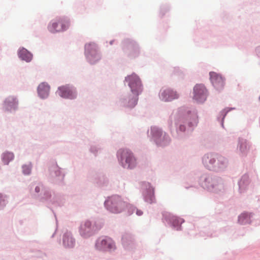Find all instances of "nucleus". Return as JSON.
<instances>
[{"label":"nucleus","mask_w":260,"mask_h":260,"mask_svg":"<svg viewBox=\"0 0 260 260\" xmlns=\"http://www.w3.org/2000/svg\"><path fill=\"white\" fill-rule=\"evenodd\" d=\"M125 81L128 82L132 92L129 98V106L134 107L137 103L138 96L142 91L141 83L139 78L135 74L126 77Z\"/></svg>","instance_id":"1"},{"label":"nucleus","mask_w":260,"mask_h":260,"mask_svg":"<svg viewBox=\"0 0 260 260\" xmlns=\"http://www.w3.org/2000/svg\"><path fill=\"white\" fill-rule=\"evenodd\" d=\"M105 205L108 210L114 213H120L126 206H128L118 196L111 197L105 201Z\"/></svg>","instance_id":"2"},{"label":"nucleus","mask_w":260,"mask_h":260,"mask_svg":"<svg viewBox=\"0 0 260 260\" xmlns=\"http://www.w3.org/2000/svg\"><path fill=\"white\" fill-rule=\"evenodd\" d=\"M120 155V161L124 168L132 169L136 165V159L133 153L127 149H120L118 152Z\"/></svg>","instance_id":"3"},{"label":"nucleus","mask_w":260,"mask_h":260,"mask_svg":"<svg viewBox=\"0 0 260 260\" xmlns=\"http://www.w3.org/2000/svg\"><path fill=\"white\" fill-rule=\"evenodd\" d=\"M95 248L100 251H111L116 249V245L115 242L111 238L102 237L97 240L95 243Z\"/></svg>","instance_id":"4"},{"label":"nucleus","mask_w":260,"mask_h":260,"mask_svg":"<svg viewBox=\"0 0 260 260\" xmlns=\"http://www.w3.org/2000/svg\"><path fill=\"white\" fill-rule=\"evenodd\" d=\"M70 23L66 18H59L52 21L48 25V29L51 32L62 31L66 30Z\"/></svg>","instance_id":"5"},{"label":"nucleus","mask_w":260,"mask_h":260,"mask_svg":"<svg viewBox=\"0 0 260 260\" xmlns=\"http://www.w3.org/2000/svg\"><path fill=\"white\" fill-rule=\"evenodd\" d=\"M216 159H218V167H220L221 165L226 162V159L221 156L216 154H208L203 157V163L206 167L211 170L214 168V164Z\"/></svg>","instance_id":"6"},{"label":"nucleus","mask_w":260,"mask_h":260,"mask_svg":"<svg viewBox=\"0 0 260 260\" xmlns=\"http://www.w3.org/2000/svg\"><path fill=\"white\" fill-rule=\"evenodd\" d=\"M207 98V90L203 84H197L193 88V99L198 103H203Z\"/></svg>","instance_id":"7"},{"label":"nucleus","mask_w":260,"mask_h":260,"mask_svg":"<svg viewBox=\"0 0 260 260\" xmlns=\"http://www.w3.org/2000/svg\"><path fill=\"white\" fill-rule=\"evenodd\" d=\"M58 94L62 98L73 99L76 97L75 89L69 85H66L58 87Z\"/></svg>","instance_id":"8"},{"label":"nucleus","mask_w":260,"mask_h":260,"mask_svg":"<svg viewBox=\"0 0 260 260\" xmlns=\"http://www.w3.org/2000/svg\"><path fill=\"white\" fill-rule=\"evenodd\" d=\"M210 80L215 88L217 90L222 89L224 84V79L220 74L215 72L210 73Z\"/></svg>","instance_id":"9"},{"label":"nucleus","mask_w":260,"mask_h":260,"mask_svg":"<svg viewBox=\"0 0 260 260\" xmlns=\"http://www.w3.org/2000/svg\"><path fill=\"white\" fill-rule=\"evenodd\" d=\"M178 97V93L176 91L170 89H166L161 90L160 95L161 99L165 102L177 99Z\"/></svg>","instance_id":"10"},{"label":"nucleus","mask_w":260,"mask_h":260,"mask_svg":"<svg viewBox=\"0 0 260 260\" xmlns=\"http://www.w3.org/2000/svg\"><path fill=\"white\" fill-rule=\"evenodd\" d=\"M79 231L83 237H86L91 235L93 230L91 222L88 220L83 222L80 225Z\"/></svg>","instance_id":"11"},{"label":"nucleus","mask_w":260,"mask_h":260,"mask_svg":"<svg viewBox=\"0 0 260 260\" xmlns=\"http://www.w3.org/2000/svg\"><path fill=\"white\" fill-rule=\"evenodd\" d=\"M18 105V101L13 96H9L5 101L4 106L6 110L9 111L15 109Z\"/></svg>","instance_id":"12"},{"label":"nucleus","mask_w":260,"mask_h":260,"mask_svg":"<svg viewBox=\"0 0 260 260\" xmlns=\"http://www.w3.org/2000/svg\"><path fill=\"white\" fill-rule=\"evenodd\" d=\"M49 86L46 83H42L40 84L38 86V94L41 98H46L49 95Z\"/></svg>","instance_id":"13"},{"label":"nucleus","mask_w":260,"mask_h":260,"mask_svg":"<svg viewBox=\"0 0 260 260\" xmlns=\"http://www.w3.org/2000/svg\"><path fill=\"white\" fill-rule=\"evenodd\" d=\"M63 244L67 248H72L75 244V239L73 238L71 233H66L63 237Z\"/></svg>","instance_id":"14"},{"label":"nucleus","mask_w":260,"mask_h":260,"mask_svg":"<svg viewBox=\"0 0 260 260\" xmlns=\"http://www.w3.org/2000/svg\"><path fill=\"white\" fill-rule=\"evenodd\" d=\"M18 55L22 60L27 62L30 61L32 59V54L25 48L20 49L18 52Z\"/></svg>","instance_id":"15"},{"label":"nucleus","mask_w":260,"mask_h":260,"mask_svg":"<svg viewBox=\"0 0 260 260\" xmlns=\"http://www.w3.org/2000/svg\"><path fill=\"white\" fill-rule=\"evenodd\" d=\"M14 158V154L11 152H5L3 154V160L5 164H8Z\"/></svg>","instance_id":"16"},{"label":"nucleus","mask_w":260,"mask_h":260,"mask_svg":"<svg viewBox=\"0 0 260 260\" xmlns=\"http://www.w3.org/2000/svg\"><path fill=\"white\" fill-rule=\"evenodd\" d=\"M250 217V215L248 213H243L239 217V221L241 224L245 223L247 221H245L244 220L246 218Z\"/></svg>","instance_id":"17"},{"label":"nucleus","mask_w":260,"mask_h":260,"mask_svg":"<svg viewBox=\"0 0 260 260\" xmlns=\"http://www.w3.org/2000/svg\"><path fill=\"white\" fill-rule=\"evenodd\" d=\"M23 172L24 174L28 175L30 173L31 167L28 165H24L22 167Z\"/></svg>","instance_id":"18"},{"label":"nucleus","mask_w":260,"mask_h":260,"mask_svg":"<svg viewBox=\"0 0 260 260\" xmlns=\"http://www.w3.org/2000/svg\"><path fill=\"white\" fill-rule=\"evenodd\" d=\"M136 214L138 216H141V215H142L143 214V212L141 210L137 209L136 210Z\"/></svg>","instance_id":"19"},{"label":"nucleus","mask_w":260,"mask_h":260,"mask_svg":"<svg viewBox=\"0 0 260 260\" xmlns=\"http://www.w3.org/2000/svg\"><path fill=\"white\" fill-rule=\"evenodd\" d=\"M176 222V224H179V223H181V221H180L179 219H177L175 218L174 219V222L173 223L174 225H175Z\"/></svg>","instance_id":"20"},{"label":"nucleus","mask_w":260,"mask_h":260,"mask_svg":"<svg viewBox=\"0 0 260 260\" xmlns=\"http://www.w3.org/2000/svg\"><path fill=\"white\" fill-rule=\"evenodd\" d=\"M128 206H126L125 207L128 208L129 209H132L133 211L135 210V209L131 205H127ZM132 213H133V211H132Z\"/></svg>","instance_id":"21"},{"label":"nucleus","mask_w":260,"mask_h":260,"mask_svg":"<svg viewBox=\"0 0 260 260\" xmlns=\"http://www.w3.org/2000/svg\"><path fill=\"white\" fill-rule=\"evenodd\" d=\"M180 129L182 131H185V127L183 125H181L180 126Z\"/></svg>","instance_id":"22"},{"label":"nucleus","mask_w":260,"mask_h":260,"mask_svg":"<svg viewBox=\"0 0 260 260\" xmlns=\"http://www.w3.org/2000/svg\"><path fill=\"white\" fill-rule=\"evenodd\" d=\"M35 190L37 192H39L40 191V187H38V186H37L36 188H35Z\"/></svg>","instance_id":"23"},{"label":"nucleus","mask_w":260,"mask_h":260,"mask_svg":"<svg viewBox=\"0 0 260 260\" xmlns=\"http://www.w3.org/2000/svg\"><path fill=\"white\" fill-rule=\"evenodd\" d=\"M242 183H243V180H242H242L240 181V182H239V186H240V187H242Z\"/></svg>","instance_id":"24"},{"label":"nucleus","mask_w":260,"mask_h":260,"mask_svg":"<svg viewBox=\"0 0 260 260\" xmlns=\"http://www.w3.org/2000/svg\"><path fill=\"white\" fill-rule=\"evenodd\" d=\"M90 46V44H88V45H86L85 46V48H86V49H87Z\"/></svg>","instance_id":"25"},{"label":"nucleus","mask_w":260,"mask_h":260,"mask_svg":"<svg viewBox=\"0 0 260 260\" xmlns=\"http://www.w3.org/2000/svg\"><path fill=\"white\" fill-rule=\"evenodd\" d=\"M258 50L259 51H260V48H258Z\"/></svg>","instance_id":"26"},{"label":"nucleus","mask_w":260,"mask_h":260,"mask_svg":"<svg viewBox=\"0 0 260 260\" xmlns=\"http://www.w3.org/2000/svg\"><path fill=\"white\" fill-rule=\"evenodd\" d=\"M259 100H260V96H259Z\"/></svg>","instance_id":"27"}]
</instances>
